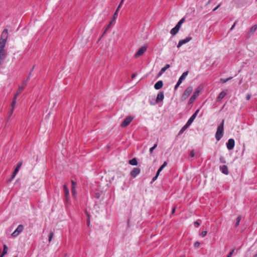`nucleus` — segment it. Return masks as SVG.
<instances>
[{"mask_svg":"<svg viewBox=\"0 0 257 257\" xmlns=\"http://www.w3.org/2000/svg\"><path fill=\"white\" fill-rule=\"evenodd\" d=\"M164 98V95L163 92H160L156 98H153L152 97L150 99V102L151 104H155L156 103H159V102L162 101Z\"/></svg>","mask_w":257,"mask_h":257,"instance_id":"obj_1","label":"nucleus"},{"mask_svg":"<svg viewBox=\"0 0 257 257\" xmlns=\"http://www.w3.org/2000/svg\"><path fill=\"white\" fill-rule=\"evenodd\" d=\"M224 120H223L221 124L218 126L217 131L215 134V138L217 141H219L223 136V133Z\"/></svg>","mask_w":257,"mask_h":257,"instance_id":"obj_2","label":"nucleus"},{"mask_svg":"<svg viewBox=\"0 0 257 257\" xmlns=\"http://www.w3.org/2000/svg\"><path fill=\"white\" fill-rule=\"evenodd\" d=\"M24 229V226L22 224H20L16 229L12 233V236L14 237L18 236Z\"/></svg>","mask_w":257,"mask_h":257,"instance_id":"obj_3","label":"nucleus"},{"mask_svg":"<svg viewBox=\"0 0 257 257\" xmlns=\"http://www.w3.org/2000/svg\"><path fill=\"white\" fill-rule=\"evenodd\" d=\"M200 91V88L198 87L197 89L195 90L193 94L191 96L189 100L188 103L191 104L196 99V98L199 96V93Z\"/></svg>","mask_w":257,"mask_h":257,"instance_id":"obj_4","label":"nucleus"},{"mask_svg":"<svg viewBox=\"0 0 257 257\" xmlns=\"http://www.w3.org/2000/svg\"><path fill=\"white\" fill-rule=\"evenodd\" d=\"M133 118L134 117L131 115L127 116L121 123V126L122 127H125L131 123Z\"/></svg>","mask_w":257,"mask_h":257,"instance_id":"obj_5","label":"nucleus"},{"mask_svg":"<svg viewBox=\"0 0 257 257\" xmlns=\"http://www.w3.org/2000/svg\"><path fill=\"white\" fill-rule=\"evenodd\" d=\"M192 38L191 36H187L185 39L180 40L177 44V47L179 48L183 45L190 42Z\"/></svg>","mask_w":257,"mask_h":257,"instance_id":"obj_6","label":"nucleus"},{"mask_svg":"<svg viewBox=\"0 0 257 257\" xmlns=\"http://www.w3.org/2000/svg\"><path fill=\"white\" fill-rule=\"evenodd\" d=\"M22 165V162H20L18 163L16 168H15L14 171L13 172L12 177L9 180V181H11L16 176L18 172H19L21 166Z\"/></svg>","mask_w":257,"mask_h":257,"instance_id":"obj_7","label":"nucleus"},{"mask_svg":"<svg viewBox=\"0 0 257 257\" xmlns=\"http://www.w3.org/2000/svg\"><path fill=\"white\" fill-rule=\"evenodd\" d=\"M147 50V47L143 46L139 48L137 52L135 54V57L138 58L142 56Z\"/></svg>","mask_w":257,"mask_h":257,"instance_id":"obj_8","label":"nucleus"},{"mask_svg":"<svg viewBox=\"0 0 257 257\" xmlns=\"http://www.w3.org/2000/svg\"><path fill=\"white\" fill-rule=\"evenodd\" d=\"M193 91V87L192 86L188 87L184 91L183 96L185 98H187Z\"/></svg>","mask_w":257,"mask_h":257,"instance_id":"obj_9","label":"nucleus"},{"mask_svg":"<svg viewBox=\"0 0 257 257\" xmlns=\"http://www.w3.org/2000/svg\"><path fill=\"white\" fill-rule=\"evenodd\" d=\"M234 140L233 139H229L226 143L227 148L229 150L233 149L234 147Z\"/></svg>","mask_w":257,"mask_h":257,"instance_id":"obj_10","label":"nucleus"},{"mask_svg":"<svg viewBox=\"0 0 257 257\" xmlns=\"http://www.w3.org/2000/svg\"><path fill=\"white\" fill-rule=\"evenodd\" d=\"M8 37V30L7 29H5L2 32L0 40L7 41V39Z\"/></svg>","mask_w":257,"mask_h":257,"instance_id":"obj_11","label":"nucleus"},{"mask_svg":"<svg viewBox=\"0 0 257 257\" xmlns=\"http://www.w3.org/2000/svg\"><path fill=\"white\" fill-rule=\"evenodd\" d=\"M24 86H19L18 88V91L17 93L15 95V97L14 98L13 101L12 103V106L13 107L15 104L16 103V98L17 95L24 89Z\"/></svg>","mask_w":257,"mask_h":257,"instance_id":"obj_12","label":"nucleus"},{"mask_svg":"<svg viewBox=\"0 0 257 257\" xmlns=\"http://www.w3.org/2000/svg\"><path fill=\"white\" fill-rule=\"evenodd\" d=\"M141 170L139 168H135L131 172V175L133 178H135L140 173Z\"/></svg>","mask_w":257,"mask_h":257,"instance_id":"obj_13","label":"nucleus"},{"mask_svg":"<svg viewBox=\"0 0 257 257\" xmlns=\"http://www.w3.org/2000/svg\"><path fill=\"white\" fill-rule=\"evenodd\" d=\"M197 115V113H193V114L191 116V117L188 119V121L186 123V124L189 126L191 123L193 122L194 119L196 118Z\"/></svg>","mask_w":257,"mask_h":257,"instance_id":"obj_14","label":"nucleus"},{"mask_svg":"<svg viewBox=\"0 0 257 257\" xmlns=\"http://www.w3.org/2000/svg\"><path fill=\"white\" fill-rule=\"evenodd\" d=\"M6 54V52L5 50H0V65H1L3 62L5 58Z\"/></svg>","mask_w":257,"mask_h":257,"instance_id":"obj_15","label":"nucleus"},{"mask_svg":"<svg viewBox=\"0 0 257 257\" xmlns=\"http://www.w3.org/2000/svg\"><path fill=\"white\" fill-rule=\"evenodd\" d=\"M188 73H189L188 71H186L183 72V74H182V75L179 78V80L178 81H179V82L182 83L183 81L185 79L186 77L188 75Z\"/></svg>","mask_w":257,"mask_h":257,"instance_id":"obj_16","label":"nucleus"},{"mask_svg":"<svg viewBox=\"0 0 257 257\" xmlns=\"http://www.w3.org/2000/svg\"><path fill=\"white\" fill-rule=\"evenodd\" d=\"M170 67V65L169 64H166L164 67L161 68V70L158 73V76H161L165 71L166 70L169 68Z\"/></svg>","mask_w":257,"mask_h":257,"instance_id":"obj_17","label":"nucleus"},{"mask_svg":"<svg viewBox=\"0 0 257 257\" xmlns=\"http://www.w3.org/2000/svg\"><path fill=\"white\" fill-rule=\"evenodd\" d=\"M163 85V81L162 80H160V81H157L155 85H154V88L157 89V90H158V89H160V88H161L162 87Z\"/></svg>","mask_w":257,"mask_h":257,"instance_id":"obj_18","label":"nucleus"},{"mask_svg":"<svg viewBox=\"0 0 257 257\" xmlns=\"http://www.w3.org/2000/svg\"><path fill=\"white\" fill-rule=\"evenodd\" d=\"M179 30H180V29L179 28H177V27L175 26L174 28H173V29H171V30L170 31V34L172 36H175V35H176L178 33Z\"/></svg>","mask_w":257,"mask_h":257,"instance_id":"obj_19","label":"nucleus"},{"mask_svg":"<svg viewBox=\"0 0 257 257\" xmlns=\"http://www.w3.org/2000/svg\"><path fill=\"white\" fill-rule=\"evenodd\" d=\"M220 169L223 174L225 175L228 174V168L226 165H223L222 167H220Z\"/></svg>","mask_w":257,"mask_h":257,"instance_id":"obj_20","label":"nucleus"},{"mask_svg":"<svg viewBox=\"0 0 257 257\" xmlns=\"http://www.w3.org/2000/svg\"><path fill=\"white\" fill-rule=\"evenodd\" d=\"M226 94H227L226 92L224 91H222V92H221L220 93V94H219L218 96L217 97V101H220L222 99H223L225 96Z\"/></svg>","mask_w":257,"mask_h":257,"instance_id":"obj_21","label":"nucleus"},{"mask_svg":"<svg viewBox=\"0 0 257 257\" xmlns=\"http://www.w3.org/2000/svg\"><path fill=\"white\" fill-rule=\"evenodd\" d=\"M63 188H64V193H65V197H66V199H67L68 198V196L69 195V189L65 185H64L63 186Z\"/></svg>","mask_w":257,"mask_h":257,"instance_id":"obj_22","label":"nucleus"},{"mask_svg":"<svg viewBox=\"0 0 257 257\" xmlns=\"http://www.w3.org/2000/svg\"><path fill=\"white\" fill-rule=\"evenodd\" d=\"M8 251V247L7 245H4V249L2 254L0 255V257H4L5 255H6Z\"/></svg>","mask_w":257,"mask_h":257,"instance_id":"obj_23","label":"nucleus"},{"mask_svg":"<svg viewBox=\"0 0 257 257\" xmlns=\"http://www.w3.org/2000/svg\"><path fill=\"white\" fill-rule=\"evenodd\" d=\"M7 41L0 40V50H5L4 48L6 46Z\"/></svg>","mask_w":257,"mask_h":257,"instance_id":"obj_24","label":"nucleus"},{"mask_svg":"<svg viewBox=\"0 0 257 257\" xmlns=\"http://www.w3.org/2000/svg\"><path fill=\"white\" fill-rule=\"evenodd\" d=\"M129 163L133 166H136L138 164L137 160L136 158H133L129 161Z\"/></svg>","mask_w":257,"mask_h":257,"instance_id":"obj_25","label":"nucleus"},{"mask_svg":"<svg viewBox=\"0 0 257 257\" xmlns=\"http://www.w3.org/2000/svg\"><path fill=\"white\" fill-rule=\"evenodd\" d=\"M256 29H257V26L254 25L250 29L249 33H254L256 31Z\"/></svg>","mask_w":257,"mask_h":257,"instance_id":"obj_26","label":"nucleus"},{"mask_svg":"<svg viewBox=\"0 0 257 257\" xmlns=\"http://www.w3.org/2000/svg\"><path fill=\"white\" fill-rule=\"evenodd\" d=\"M232 78V77H228V78H226V79L222 78V79H220V82L222 83H225L226 82H227L229 80H231Z\"/></svg>","mask_w":257,"mask_h":257,"instance_id":"obj_27","label":"nucleus"},{"mask_svg":"<svg viewBox=\"0 0 257 257\" xmlns=\"http://www.w3.org/2000/svg\"><path fill=\"white\" fill-rule=\"evenodd\" d=\"M113 21L111 20L109 23V24L107 26V27L106 28L104 32H103V34H102V36H103L104 35V34L106 32V31L108 30V29L109 28L110 26L112 25V23H113Z\"/></svg>","mask_w":257,"mask_h":257,"instance_id":"obj_28","label":"nucleus"},{"mask_svg":"<svg viewBox=\"0 0 257 257\" xmlns=\"http://www.w3.org/2000/svg\"><path fill=\"white\" fill-rule=\"evenodd\" d=\"M189 126L185 124L179 131V134H182Z\"/></svg>","mask_w":257,"mask_h":257,"instance_id":"obj_29","label":"nucleus"},{"mask_svg":"<svg viewBox=\"0 0 257 257\" xmlns=\"http://www.w3.org/2000/svg\"><path fill=\"white\" fill-rule=\"evenodd\" d=\"M241 216H238L237 218H236V223H235V226H237L239 224V222L240 221V220H241Z\"/></svg>","mask_w":257,"mask_h":257,"instance_id":"obj_30","label":"nucleus"},{"mask_svg":"<svg viewBox=\"0 0 257 257\" xmlns=\"http://www.w3.org/2000/svg\"><path fill=\"white\" fill-rule=\"evenodd\" d=\"M86 215H87V225L89 226L90 225V216L88 214L87 212H86Z\"/></svg>","mask_w":257,"mask_h":257,"instance_id":"obj_31","label":"nucleus"},{"mask_svg":"<svg viewBox=\"0 0 257 257\" xmlns=\"http://www.w3.org/2000/svg\"><path fill=\"white\" fill-rule=\"evenodd\" d=\"M117 15H118V12H117V10H116V11L115 12V13L113 14V20H112L113 21H114L116 19V18L117 17Z\"/></svg>","mask_w":257,"mask_h":257,"instance_id":"obj_32","label":"nucleus"},{"mask_svg":"<svg viewBox=\"0 0 257 257\" xmlns=\"http://www.w3.org/2000/svg\"><path fill=\"white\" fill-rule=\"evenodd\" d=\"M54 233L53 232H51L49 236V241L51 242L53 237Z\"/></svg>","mask_w":257,"mask_h":257,"instance_id":"obj_33","label":"nucleus"},{"mask_svg":"<svg viewBox=\"0 0 257 257\" xmlns=\"http://www.w3.org/2000/svg\"><path fill=\"white\" fill-rule=\"evenodd\" d=\"M71 183H72V188H76V186H77L76 183L74 181L72 180Z\"/></svg>","mask_w":257,"mask_h":257,"instance_id":"obj_34","label":"nucleus"},{"mask_svg":"<svg viewBox=\"0 0 257 257\" xmlns=\"http://www.w3.org/2000/svg\"><path fill=\"white\" fill-rule=\"evenodd\" d=\"M157 147V144H155L153 147H152V148H150V153H152L153 152V151Z\"/></svg>","mask_w":257,"mask_h":257,"instance_id":"obj_35","label":"nucleus"},{"mask_svg":"<svg viewBox=\"0 0 257 257\" xmlns=\"http://www.w3.org/2000/svg\"><path fill=\"white\" fill-rule=\"evenodd\" d=\"M72 195L75 197L76 194V188H72Z\"/></svg>","mask_w":257,"mask_h":257,"instance_id":"obj_36","label":"nucleus"},{"mask_svg":"<svg viewBox=\"0 0 257 257\" xmlns=\"http://www.w3.org/2000/svg\"><path fill=\"white\" fill-rule=\"evenodd\" d=\"M234 251V249L229 252L226 257H231Z\"/></svg>","mask_w":257,"mask_h":257,"instance_id":"obj_37","label":"nucleus"},{"mask_svg":"<svg viewBox=\"0 0 257 257\" xmlns=\"http://www.w3.org/2000/svg\"><path fill=\"white\" fill-rule=\"evenodd\" d=\"M181 84V83L178 81L174 87V89L176 90Z\"/></svg>","mask_w":257,"mask_h":257,"instance_id":"obj_38","label":"nucleus"},{"mask_svg":"<svg viewBox=\"0 0 257 257\" xmlns=\"http://www.w3.org/2000/svg\"><path fill=\"white\" fill-rule=\"evenodd\" d=\"M163 169L161 167H160L159 168V169L158 170V171H157V173H156V174H157V175H159V174H160V172L163 170Z\"/></svg>","mask_w":257,"mask_h":257,"instance_id":"obj_39","label":"nucleus"},{"mask_svg":"<svg viewBox=\"0 0 257 257\" xmlns=\"http://www.w3.org/2000/svg\"><path fill=\"white\" fill-rule=\"evenodd\" d=\"M200 245V242H198V241H196L194 244V247H199Z\"/></svg>","mask_w":257,"mask_h":257,"instance_id":"obj_40","label":"nucleus"},{"mask_svg":"<svg viewBox=\"0 0 257 257\" xmlns=\"http://www.w3.org/2000/svg\"><path fill=\"white\" fill-rule=\"evenodd\" d=\"M207 234V231H202V232L201 233V235L202 237H204Z\"/></svg>","mask_w":257,"mask_h":257,"instance_id":"obj_41","label":"nucleus"},{"mask_svg":"<svg viewBox=\"0 0 257 257\" xmlns=\"http://www.w3.org/2000/svg\"><path fill=\"white\" fill-rule=\"evenodd\" d=\"M190 156L191 157L193 158L195 156V153L194 152V151L193 150H192L190 152Z\"/></svg>","mask_w":257,"mask_h":257,"instance_id":"obj_42","label":"nucleus"},{"mask_svg":"<svg viewBox=\"0 0 257 257\" xmlns=\"http://www.w3.org/2000/svg\"><path fill=\"white\" fill-rule=\"evenodd\" d=\"M34 67H35V66H34L33 67V68H32V70H31V72H30V74H29V76H28L27 79V80H26L28 81V80H29V79H30V75H31V72H32V71L33 70V69H34Z\"/></svg>","mask_w":257,"mask_h":257,"instance_id":"obj_43","label":"nucleus"},{"mask_svg":"<svg viewBox=\"0 0 257 257\" xmlns=\"http://www.w3.org/2000/svg\"><path fill=\"white\" fill-rule=\"evenodd\" d=\"M221 6V4H219V5H218L215 8H214L213 9V11H216Z\"/></svg>","mask_w":257,"mask_h":257,"instance_id":"obj_44","label":"nucleus"},{"mask_svg":"<svg viewBox=\"0 0 257 257\" xmlns=\"http://www.w3.org/2000/svg\"><path fill=\"white\" fill-rule=\"evenodd\" d=\"M159 175H157V174H156L155 176H154L153 179H152V181H155L157 180V179L158 178Z\"/></svg>","mask_w":257,"mask_h":257,"instance_id":"obj_45","label":"nucleus"},{"mask_svg":"<svg viewBox=\"0 0 257 257\" xmlns=\"http://www.w3.org/2000/svg\"><path fill=\"white\" fill-rule=\"evenodd\" d=\"M194 225L196 227H198L200 225V223L198 222V221H196L194 222Z\"/></svg>","mask_w":257,"mask_h":257,"instance_id":"obj_46","label":"nucleus"},{"mask_svg":"<svg viewBox=\"0 0 257 257\" xmlns=\"http://www.w3.org/2000/svg\"><path fill=\"white\" fill-rule=\"evenodd\" d=\"M167 165V163L165 161L164 162L163 164L161 166L163 169H164Z\"/></svg>","mask_w":257,"mask_h":257,"instance_id":"obj_47","label":"nucleus"},{"mask_svg":"<svg viewBox=\"0 0 257 257\" xmlns=\"http://www.w3.org/2000/svg\"><path fill=\"white\" fill-rule=\"evenodd\" d=\"M182 25V23L179 22L177 23V24L176 25V26L177 27V28H179L180 29Z\"/></svg>","mask_w":257,"mask_h":257,"instance_id":"obj_48","label":"nucleus"},{"mask_svg":"<svg viewBox=\"0 0 257 257\" xmlns=\"http://www.w3.org/2000/svg\"><path fill=\"white\" fill-rule=\"evenodd\" d=\"M251 94H248L246 97V99L248 100L251 98Z\"/></svg>","mask_w":257,"mask_h":257,"instance_id":"obj_49","label":"nucleus"},{"mask_svg":"<svg viewBox=\"0 0 257 257\" xmlns=\"http://www.w3.org/2000/svg\"><path fill=\"white\" fill-rule=\"evenodd\" d=\"M27 82H28V81H27V80H25V81H24L23 82V86L25 87V86L27 85Z\"/></svg>","mask_w":257,"mask_h":257,"instance_id":"obj_50","label":"nucleus"},{"mask_svg":"<svg viewBox=\"0 0 257 257\" xmlns=\"http://www.w3.org/2000/svg\"><path fill=\"white\" fill-rule=\"evenodd\" d=\"M236 24V22H234V23L233 24V25L232 26V27H231V28H230V30H232L234 29V27H235V26Z\"/></svg>","mask_w":257,"mask_h":257,"instance_id":"obj_51","label":"nucleus"},{"mask_svg":"<svg viewBox=\"0 0 257 257\" xmlns=\"http://www.w3.org/2000/svg\"><path fill=\"white\" fill-rule=\"evenodd\" d=\"M184 21H185V19L182 18L179 22L183 24L184 23Z\"/></svg>","mask_w":257,"mask_h":257,"instance_id":"obj_52","label":"nucleus"},{"mask_svg":"<svg viewBox=\"0 0 257 257\" xmlns=\"http://www.w3.org/2000/svg\"><path fill=\"white\" fill-rule=\"evenodd\" d=\"M136 76H137V74H136V73H134V74L132 75V79L135 78L136 77Z\"/></svg>","mask_w":257,"mask_h":257,"instance_id":"obj_53","label":"nucleus"},{"mask_svg":"<svg viewBox=\"0 0 257 257\" xmlns=\"http://www.w3.org/2000/svg\"><path fill=\"white\" fill-rule=\"evenodd\" d=\"M175 210H176L175 207H174V208H173V209H172V214H173V213H175Z\"/></svg>","mask_w":257,"mask_h":257,"instance_id":"obj_54","label":"nucleus"},{"mask_svg":"<svg viewBox=\"0 0 257 257\" xmlns=\"http://www.w3.org/2000/svg\"><path fill=\"white\" fill-rule=\"evenodd\" d=\"M120 7H121V6L118 5V7H117V9H116V10H117V12L118 11V10H119V9L120 8Z\"/></svg>","mask_w":257,"mask_h":257,"instance_id":"obj_55","label":"nucleus"},{"mask_svg":"<svg viewBox=\"0 0 257 257\" xmlns=\"http://www.w3.org/2000/svg\"><path fill=\"white\" fill-rule=\"evenodd\" d=\"M199 109H197L195 112L197 113L199 112Z\"/></svg>","mask_w":257,"mask_h":257,"instance_id":"obj_56","label":"nucleus"},{"mask_svg":"<svg viewBox=\"0 0 257 257\" xmlns=\"http://www.w3.org/2000/svg\"><path fill=\"white\" fill-rule=\"evenodd\" d=\"M122 4H123V3L120 2V4H119V5L121 6V5H122Z\"/></svg>","mask_w":257,"mask_h":257,"instance_id":"obj_57","label":"nucleus"},{"mask_svg":"<svg viewBox=\"0 0 257 257\" xmlns=\"http://www.w3.org/2000/svg\"><path fill=\"white\" fill-rule=\"evenodd\" d=\"M253 257H257V254H255Z\"/></svg>","mask_w":257,"mask_h":257,"instance_id":"obj_58","label":"nucleus"},{"mask_svg":"<svg viewBox=\"0 0 257 257\" xmlns=\"http://www.w3.org/2000/svg\"><path fill=\"white\" fill-rule=\"evenodd\" d=\"M124 0H121L120 2L123 3Z\"/></svg>","mask_w":257,"mask_h":257,"instance_id":"obj_59","label":"nucleus"},{"mask_svg":"<svg viewBox=\"0 0 257 257\" xmlns=\"http://www.w3.org/2000/svg\"><path fill=\"white\" fill-rule=\"evenodd\" d=\"M124 0H121L120 2L123 3Z\"/></svg>","mask_w":257,"mask_h":257,"instance_id":"obj_60","label":"nucleus"},{"mask_svg":"<svg viewBox=\"0 0 257 257\" xmlns=\"http://www.w3.org/2000/svg\"><path fill=\"white\" fill-rule=\"evenodd\" d=\"M181 257H185V255H182Z\"/></svg>","mask_w":257,"mask_h":257,"instance_id":"obj_61","label":"nucleus"},{"mask_svg":"<svg viewBox=\"0 0 257 257\" xmlns=\"http://www.w3.org/2000/svg\"><path fill=\"white\" fill-rule=\"evenodd\" d=\"M15 257H17V256H15Z\"/></svg>","mask_w":257,"mask_h":257,"instance_id":"obj_62","label":"nucleus"}]
</instances>
